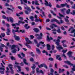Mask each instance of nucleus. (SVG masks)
<instances>
[{
    "label": "nucleus",
    "mask_w": 75,
    "mask_h": 75,
    "mask_svg": "<svg viewBox=\"0 0 75 75\" xmlns=\"http://www.w3.org/2000/svg\"><path fill=\"white\" fill-rule=\"evenodd\" d=\"M71 29H74V27H71L70 28H69V29L68 31H70Z\"/></svg>",
    "instance_id": "79ce46f5"
},
{
    "label": "nucleus",
    "mask_w": 75,
    "mask_h": 75,
    "mask_svg": "<svg viewBox=\"0 0 75 75\" xmlns=\"http://www.w3.org/2000/svg\"><path fill=\"white\" fill-rule=\"evenodd\" d=\"M66 10V9L65 8L62 9L61 10V12H62V13H64V11H65Z\"/></svg>",
    "instance_id": "ea45409f"
},
{
    "label": "nucleus",
    "mask_w": 75,
    "mask_h": 75,
    "mask_svg": "<svg viewBox=\"0 0 75 75\" xmlns=\"http://www.w3.org/2000/svg\"><path fill=\"white\" fill-rule=\"evenodd\" d=\"M27 44L26 43V44H25V45L27 47H28V48H30V49H31V47L29 45H28V44Z\"/></svg>",
    "instance_id": "bb28decb"
},
{
    "label": "nucleus",
    "mask_w": 75,
    "mask_h": 75,
    "mask_svg": "<svg viewBox=\"0 0 75 75\" xmlns=\"http://www.w3.org/2000/svg\"><path fill=\"white\" fill-rule=\"evenodd\" d=\"M54 48H55V47H54V45H52V50H54Z\"/></svg>",
    "instance_id": "338daca9"
},
{
    "label": "nucleus",
    "mask_w": 75,
    "mask_h": 75,
    "mask_svg": "<svg viewBox=\"0 0 75 75\" xmlns=\"http://www.w3.org/2000/svg\"><path fill=\"white\" fill-rule=\"evenodd\" d=\"M18 56L19 58H20L21 59H23V57L21 56V55H20V54H18Z\"/></svg>",
    "instance_id": "603ef678"
},
{
    "label": "nucleus",
    "mask_w": 75,
    "mask_h": 75,
    "mask_svg": "<svg viewBox=\"0 0 75 75\" xmlns=\"http://www.w3.org/2000/svg\"><path fill=\"white\" fill-rule=\"evenodd\" d=\"M36 71L37 73H40V74H42L43 75V74H44V72L42 71V70H40L39 71V69L38 68H36Z\"/></svg>",
    "instance_id": "6e6552de"
},
{
    "label": "nucleus",
    "mask_w": 75,
    "mask_h": 75,
    "mask_svg": "<svg viewBox=\"0 0 75 75\" xmlns=\"http://www.w3.org/2000/svg\"><path fill=\"white\" fill-rule=\"evenodd\" d=\"M58 46H59V47H57V49L59 50H63V47H62L61 45H59Z\"/></svg>",
    "instance_id": "6ab92c4d"
},
{
    "label": "nucleus",
    "mask_w": 75,
    "mask_h": 75,
    "mask_svg": "<svg viewBox=\"0 0 75 75\" xmlns=\"http://www.w3.org/2000/svg\"><path fill=\"white\" fill-rule=\"evenodd\" d=\"M64 62V63H66V64H68V65H71V66H73V64H71V62H69V61H65Z\"/></svg>",
    "instance_id": "dca6fc26"
},
{
    "label": "nucleus",
    "mask_w": 75,
    "mask_h": 75,
    "mask_svg": "<svg viewBox=\"0 0 75 75\" xmlns=\"http://www.w3.org/2000/svg\"><path fill=\"white\" fill-rule=\"evenodd\" d=\"M39 68H41V67H44L46 69H48V67H47V65H46L45 63H43L42 64H40V65H38Z\"/></svg>",
    "instance_id": "39448f33"
},
{
    "label": "nucleus",
    "mask_w": 75,
    "mask_h": 75,
    "mask_svg": "<svg viewBox=\"0 0 75 75\" xmlns=\"http://www.w3.org/2000/svg\"><path fill=\"white\" fill-rule=\"evenodd\" d=\"M6 33L7 35H10L11 33V28H8L7 29V32Z\"/></svg>",
    "instance_id": "0eeeda50"
},
{
    "label": "nucleus",
    "mask_w": 75,
    "mask_h": 75,
    "mask_svg": "<svg viewBox=\"0 0 75 75\" xmlns=\"http://www.w3.org/2000/svg\"><path fill=\"white\" fill-rule=\"evenodd\" d=\"M30 60L31 62H33V61H34V59L32 57H31L30 59Z\"/></svg>",
    "instance_id": "37998d69"
},
{
    "label": "nucleus",
    "mask_w": 75,
    "mask_h": 75,
    "mask_svg": "<svg viewBox=\"0 0 75 75\" xmlns=\"http://www.w3.org/2000/svg\"><path fill=\"white\" fill-rule=\"evenodd\" d=\"M66 6V7L67 8H69V5H68L67 4V3H65V4H61V7H65V6Z\"/></svg>",
    "instance_id": "1a4fd4ad"
},
{
    "label": "nucleus",
    "mask_w": 75,
    "mask_h": 75,
    "mask_svg": "<svg viewBox=\"0 0 75 75\" xmlns=\"http://www.w3.org/2000/svg\"><path fill=\"white\" fill-rule=\"evenodd\" d=\"M23 61L24 63L26 65H28V64L27 63V60L25 59H23Z\"/></svg>",
    "instance_id": "412c9836"
},
{
    "label": "nucleus",
    "mask_w": 75,
    "mask_h": 75,
    "mask_svg": "<svg viewBox=\"0 0 75 75\" xmlns=\"http://www.w3.org/2000/svg\"><path fill=\"white\" fill-rule=\"evenodd\" d=\"M7 9L8 10H11V11H12V13H13V9L9 8H7Z\"/></svg>",
    "instance_id": "8fccbe9b"
},
{
    "label": "nucleus",
    "mask_w": 75,
    "mask_h": 75,
    "mask_svg": "<svg viewBox=\"0 0 75 75\" xmlns=\"http://www.w3.org/2000/svg\"><path fill=\"white\" fill-rule=\"evenodd\" d=\"M75 33V29H73L72 30L70 33L71 34H72V33Z\"/></svg>",
    "instance_id": "a19ab883"
},
{
    "label": "nucleus",
    "mask_w": 75,
    "mask_h": 75,
    "mask_svg": "<svg viewBox=\"0 0 75 75\" xmlns=\"http://www.w3.org/2000/svg\"><path fill=\"white\" fill-rule=\"evenodd\" d=\"M21 32L22 33H25V30H20V31H18V30H15L14 29L12 30V32L13 34L14 35L13 37L15 38V40H16V41H19V40H20V37L18 36H16V32L18 33H20V32Z\"/></svg>",
    "instance_id": "f257e3e1"
},
{
    "label": "nucleus",
    "mask_w": 75,
    "mask_h": 75,
    "mask_svg": "<svg viewBox=\"0 0 75 75\" xmlns=\"http://www.w3.org/2000/svg\"><path fill=\"white\" fill-rule=\"evenodd\" d=\"M25 40H26V41L27 42H26V44H31L32 43V42H31V41L29 40L28 38H25Z\"/></svg>",
    "instance_id": "9d476101"
},
{
    "label": "nucleus",
    "mask_w": 75,
    "mask_h": 75,
    "mask_svg": "<svg viewBox=\"0 0 75 75\" xmlns=\"http://www.w3.org/2000/svg\"><path fill=\"white\" fill-rule=\"evenodd\" d=\"M33 30L35 33H38V32H39V30L38 29L36 28H34Z\"/></svg>",
    "instance_id": "f3484780"
},
{
    "label": "nucleus",
    "mask_w": 75,
    "mask_h": 75,
    "mask_svg": "<svg viewBox=\"0 0 75 75\" xmlns=\"http://www.w3.org/2000/svg\"><path fill=\"white\" fill-rule=\"evenodd\" d=\"M11 59L12 60H16V58L15 57H13V56H11Z\"/></svg>",
    "instance_id": "f704fd0d"
},
{
    "label": "nucleus",
    "mask_w": 75,
    "mask_h": 75,
    "mask_svg": "<svg viewBox=\"0 0 75 75\" xmlns=\"http://www.w3.org/2000/svg\"><path fill=\"white\" fill-rule=\"evenodd\" d=\"M45 3H44V4L45 6H49L50 7H52V5L51 4L50 2H49L48 4V2L47 1V0H45Z\"/></svg>",
    "instance_id": "20e7f679"
},
{
    "label": "nucleus",
    "mask_w": 75,
    "mask_h": 75,
    "mask_svg": "<svg viewBox=\"0 0 75 75\" xmlns=\"http://www.w3.org/2000/svg\"><path fill=\"white\" fill-rule=\"evenodd\" d=\"M48 60L50 61H54V58L52 57H50L49 58Z\"/></svg>",
    "instance_id": "cd10ccee"
},
{
    "label": "nucleus",
    "mask_w": 75,
    "mask_h": 75,
    "mask_svg": "<svg viewBox=\"0 0 75 75\" xmlns=\"http://www.w3.org/2000/svg\"><path fill=\"white\" fill-rule=\"evenodd\" d=\"M1 30H2V31H4L6 30L4 28H3V27H1Z\"/></svg>",
    "instance_id": "a18cd8bd"
},
{
    "label": "nucleus",
    "mask_w": 75,
    "mask_h": 75,
    "mask_svg": "<svg viewBox=\"0 0 75 75\" xmlns=\"http://www.w3.org/2000/svg\"><path fill=\"white\" fill-rule=\"evenodd\" d=\"M70 11H71V10H70V9H68V10H67L66 11V13L67 14H69L70 13Z\"/></svg>",
    "instance_id": "393cba45"
},
{
    "label": "nucleus",
    "mask_w": 75,
    "mask_h": 75,
    "mask_svg": "<svg viewBox=\"0 0 75 75\" xmlns=\"http://www.w3.org/2000/svg\"><path fill=\"white\" fill-rule=\"evenodd\" d=\"M63 67H64V68H68V67L67 66V65H63Z\"/></svg>",
    "instance_id": "c03bdc74"
},
{
    "label": "nucleus",
    "mask_w": 75,
    "mask_h": 75,
    "mask_svg": "<svg viewBox=\"0 0 75 75\" xmlns=\"http://www.w3.org/2000/svg\"><path fill=\"white\" fill-rule=\"evenodd\" d=\"M57 40L56 39H54L53 40L54 42H56V43L57 46L59 45V42H60V40L59 39H57Z\"/></svg>",
    "instance_id": "423d86ee"
},
{
    "label": "nucleus",
    "mask_w": 75,
    "mask_h": 75,
    "mask_svg": "<svg viewBox=\"0 0 75 75\" xmlns=\"http://www.w3.org/2000/svg\"><path fill=\"white\" fill-rule=\"evenodd\" d=\"M56 59H58L59 61H62V59L61 57H60V55H57L56 56Z\"/></svg>",
    "instance_id": "9b49d317"
},
{
    "label": "nucleus",
    "mask_w": 75,
    "mask_h": 75,
    "mask_svg": "<svg viewBox=\"0 0 75 75\" xmlns=\"http://www.w3.org/2000/svg\"><path fill=\"white\" fill-rule=\"evenodd\" d=\"M59 74H61L62 72V70H61V69L59 68Z\"/></svg>",
    "instance_id": "6e6d98bb"
},
{
    "label": "nucleus",
    "mask_w": 75,
    "mask_h": 75,
    "mask_svg": "<svg viewBox=\"0 0 75 75\" xmlns=\"http://www.w3.org/2000/svg\"><path fill=\"white\" fill-rule=\"evenodd\" d=\"M17 49H16L15 48L14 49H13V50L12 51V52L13 53H16V52H17Z\"/></svg>",
    "instance_id": "c756f323"
},
{
    "label": "nucleus",
    "mask_w": 75,
    "mask_h": 75,
    "mask_svg": "<svg viewBox=\"0 0 75 75\" xmlns=\"http://www.w3.org/2000/svg\"><path fill=\"white\" fill-rule=\"evenodd\" d=\"M50 11L51 12V13H52V14H53L54 16H57V15L56 14L54 13V11H53L51 10Z\"/></svg>",
    "instance_id": "72a5a7b5"
},
{
    "label": "nucleus",
    "mask_w": 75,
    "mask_h": 75,
    "mask_svg": "<svg viewBox=\"0 0 75 75\" xmlns=\"http://www.w3.org/2000/svg\"><path fill=\"white\" fill-rule=\"evenodd\" d=\"M18 45H13L12 46L11 49L12 50H13L15 49V48H17V46Z\"/></svg>",
    "instance_id": "aec40b11"
},
{
    "label": "nucleus",
    "mask_w": 75,
    "mask_h": 75,
    "mask_svg": "<svg viewBox=\"0 0 75 75\" xmlns=\"http://www.w3.org/2000/svg\"><path fill=\"white\" fill-rule=\"evenodd\" d=\"M70 14L72 15H75V11L73 10L72 11V12L70 13Z\"/></svg>",
    "instance_id": "7c9ffc66"
},
{
    "label": "nucleus",
    "mask_w": 75,
    "mask_h": 75,
    "mask_svg": "<svg viewBox=\"0 0 75 75\" xmlns=\"http://www.w3.org/2000/svg\"><path fill=\"white\" fill-rule=\"evenodd\" d=\"M34 41L35 42V44H38V42H37V40L36 39H35L34 40Z\"/></svg>",
    "instance_id": "0e129e2a"
},
{
    "label": "nucleus",
    "mask_w": 75,
    "mask_h": 75,
    "mask_svg": "<svg viewBox=\"0 0 75 75\" xmlns=\"http://www.w3.org/2000/svg\"><path fill=\"white\" fill-rule=\"evenodd\" d=\"M35 4L36 5H38V6H39L40 4H39L38 3V1H35Z\"/></svg>",
    "instance_id": "473e14b6"
},
{
    "label": "nucleus",
    "mask_w": 75,
    "mask_h": 75,
    "mask_svg": "<svg viewBox=\"0 0 75 75\" xmlns=\"http://www.w3.org/2000/svg\"><path fill=\"white\" fill-rule=\"evenodd\" d=\"M5 6H6V7H8L9 6V5L8 4L6 3H5Z\"/></svg>",
    "instance_id": "bf43d9fd"
},
{
    "label": "nucleus",
    "mask_w": 75,
    "mask_h": 75,
    "mask_svg": "<svg viewBox=\"0 0 75 75\" xmlns=\"http://www.w3.org/2000/svg\"><path fill=\"white\" fill-rule=\"evenodd\" d=\"M57 31L58 33H61V30L59 29H58L57 30Z\"/></svg>",
    "instance_id": "58836bf2"
},
{
    "label": "nucleus",
    "mask_w": 75,
    "mask_h": 75,
    "mask_svg": "<svg viewBox=\"0 0 75 75\" xmlns=\"http://www.w3.org/2000/svg\"><path fill=\"white\" fill-rule=\"evenodd\" d=\"M40 35H39L38 37V40H41L42 39V33H40Z\"/></svg>",
    "instance_id": "a211bd4d"
},
{
    "label": "nucleus",
    "mask_w": 75,
    "mask_h": 75,
    "mask_svg": "<svg viewBox=\"0 0 75 75\" xmlns=\"http://www.w3.org/2000/svg\"><path fill=\"white\" fill-rule=\"evenodd\" d=\"M36 51H37L38 52V54H41V51H40V49H39L36 48Z\"/></svg>",
    "instance_id": "4be33fe9"
},
{
    "label": "nucleus",
    "mask_w": 75,
    "mask_h": 75,
    "mask_svg": "<svg viewBox=\"0 0 75 75\" xmlns=\"http://www.w3.org/2000/svg\"><path fill=\"white\" fill-rule=\"evenodd\" d=\"M62 57H64V58L66 59L67 58V57H66V56L65 54L63 53L62 55Z\"/></svg>",
    "instance_id": "052dcab7"
},
{
    "label": "nucleus",
    "mask_w": 75,
    "mask_h": 75,
    "mask_svg": "<svg viewBox=\"0 0 75 75\" xmlns=\"http://www.w3.org/2000/svg\"><path fill=\"white\" fill-rule=\"evenodd\" d=\"M72 52L70 51L68 52L67 54L69 55V58L72 57Z\"/></svg>",
    "instance_id": "ddd939ff"
},
{
    "label": "nucleus",
    "mask_w": 75,
    "mask_h": 75,
    "mask_svg": "<svg viewBox=\"0 0 75 75\" xmlns=\"http://www.w3.org/2000/svg\"><path fill=\"white\" fill-rule=\"evenodd\" d=\"M0 70H3V71H5V70H6V69L4 68V67L3 68L2 67H1L0 68Z\"/></svg>",
    "instance_id": "4c0bfd02"
},
{
    "label": "nucleus",
    "mask_w": 75,
    "mask_h": 75,
    "mask_svg": "<svg viewBox=\"0 0 75 75\" xmlns=\"http://www.w3.org/2000/svg\"><path fill=\"white\" fill-rule=\"evenodd\" d=\"M64 19L66 22H69V21L68 19H66V18H64Z\"/></svg>",
    "instance_id": "3c124183"
},
{
    "label": "nucleus",
    "mask_w": 75,
    "mask_h": 75,
    "mask_svg": "<svg viewBox=\"0 0 75 75\" xmlns=\"http://www.w3.org/2000/svg\"><path fill=\"white\" fill-rule=\"evenodd\" d=\"M62 45L64 47H67V46L66 45V44H65L64 43H63Z\"/></svg>",
    "instance_id": "49530a36"
},
{
    "label": "nucleus",
    "mask_w": 75,
    "mask_h": 75,
    "mask_svg": "<svg viewBox=\"0 0 75 75\" xmlns=\"http://www.w3.org/2000/svg\"><path fill=\"white\" fill-rule=\"evenodd\" d=\"M18 23L19 24H24L25 23V22H23L22 21H18Z\"/></svg>",
    "instance_id": "a878e982"
},
{
    "label": "nucleus",
    "mask_w": 75,
    "mask_h": 75,
    "mask_svg": "<svg viewBox=\"0 0 75 75\" xmlns=\"http://www.w3.org/2000/svg\"><path fill=\"white\" fill-rule=\"evenodd\" d=\"M17 67L18 68L19 71H21V67L19 66H17Z\"/></svg>",
    "instance_id": "2f4dec72"
},
{
    "label": "nucleus",
    "mask_w": 75,
    "mask_h": 75,
    "mask_svg": "<svg viewBox=\"0 0 75 75\" xmlns=\"http://www.w3.org/2000/svg\"><path fill=\"white\" fill-rule=\"evenodd\" d=\"M50 19H48V18L46 20V23L50 22Z\"/></svg>",
    "instance_id": "5fc2aeb1"
},
{
    "label": "nucleus",
    "mask_w": 75,
    "mask_h": 75,
    "mask_svg": "<svg viewBox=\"0 0 75 75\" xmlns=\"http://www.w3.org/2000/svg\"><path fill=\"white\" fill-rule=\"evenodd\" d=\"M1 35L2 36V37H4L5 36V34L4 33H1Z\"/></svg>",
    "instance_id": "69168bd1"
},
{
    "label": "nucleus",
    "mask_w": 75,
    "mask_h": 75,
    "mask_svg": "<svg viewBox=\"0 0 75 75\" xmlns=\"http://www.w3.org/2000/svg\"><path fill=\"white\" fill-rule=\"evenodd\" d=\"M48 17L50 18H51L52 16H51V15L50 13H49Z\"/></svg>",
    "instance_id": "4d7b16f0"
},
{
    "label": "nucleus",
    "mask_w": 75,
    "mask_h": 75,
    "mask_svg": "<svg viewBox=\"0 0 75 75\" xmlns=\"http://www.w3.org/2000/svg\"><path fill=\"white\" fill-rule=\"evenodd\" d=\"M67 50H63L62 51V52L64 54V53H65L67 52Z\"/></svg>",
    "instance_id": "09e8293b"
},
{
    "label": "nucleus",
    "mask_w": 75,
    "mask_h": 75,
    "mask_svg": "<svg viewBox=\"0 0 75 75\" xmlns=\"http://www.w3.org/2000/svg\"><path fill=\"white\" fill-rule=\"evenodd\" d=\"M21 54L22 55V57H25V54H24V53H21Z\"/></svg>",
    "instance_id": "864d4df0"
},
{
    "label": "nucleus",
    "mask_w": 75,
    "mask_h": 75,
    "mask_svg": "<svg viewBox=\"0 0 75 75\" xmlns=\"http://www.w3.org/2000/svg\"><path fill=\"white\" fill-rule=\"evenodd\" d=\"M20 0L21 1V4H24V5H25V6L26 7H27V5L23 3V0Z\"/></svg>",
    "instance_id": "c85d7f7f"
},
{
    "label": "nucleus",
    "mask_w": 75,
    "mask_h": 75,
    "mask_svg": "<svg viewBox=\"0 0 75 75\" xmlns=\"http://www.w3.org/2000/svg\"><path fill=\"white\" fill-rule=\"evenodd\" d=\"M47 40L48 42L50 41V40H53V38L51 37H50V38L49 37V36L48 35L47 36Z\"/></svg>",
    "instance_id": "2eb2a0df"
},
{
    "label": "nucleus",
    "mask_w": 75,
    "mask_h": 75,
    "mask_svg": "<svg viewBox=\"0 0 75 75\" xmlns=\"http://www.w3.org/2000/svg\"><path fill=\"white\" fill-rule=\"evenodd\" d=\"M59 14L60 17H64V16L62 14H61L60 13H59Z\"/></svg>",
    "instance_id": "de8ad7c7"
},
{
    "label": "nucleus",
    "mask_w": 75,
    "mask_h": 75,
    "mask_svg": "<svg viewBox=\"0 0 75 75\" xmlns=\"http://www.w3.org/2000/svg\"><path fill=\"white\" fill-rule=\"evenodd\" d=\"M61 28L62 30H63V31H65V28H64V27H63V26H62L61 27Z\"/></svg>",
    "instance_id": "e2e57ef3"
},
{
    "label": "nucleus",
    "mask_w": 75,
    "mask_h": 75,
    "mask_svg": "<svg viewBox=\"0 0 75 75\" xmlns=\"http://www.w3.org/2000/svg\"><path fill=\"white\" fill-rule=\"evenodd\" d=\"M30 37L31 39H33V38H34V36L33 35H30Z\"/></svg>",
    "instance_id": "c9c22d12"
},
{
    "label": "nucleus",
    "mask_w": 75,
    "mask_h": 75,
    "mask_svg": "<svg viewBox=\"0 0 75 75\" xmlns=\"http://www.w3.org/2000/svg\"><path fill=\"white\" fill-rule=\"evenodd\" d=\"M57 17L59 18V19H60L61 20H60V22H59L58 20L56 19V18H53L51 20V22L52 23H53V22H56L58 24L60 25L61 24H62L63 23V21L62 20V18L61 17H59L58 16H57Z\"/></svg>",
    "instance_id": "f03ea898"
},
{
    "label": "nucleus",
    "mask_w": 75,
    "mask_h": 75,
    "mask_svg": "<svg viewBox=\"0 0 75 75\" xmlns=\"http://www.w3.org/2000/svg\"><path fill=\"white\" fill-rule=\"evenodd\" d=\"M30 19L32 21H34V17L33 16H31L30 17Z\"/></svg>",
    "instance_id": "e433bc0d"
},
{
    "label": "nucleus",
    "mask_w": 75,
    "mask_h": 75,
    "mask_svg": "<svg viewBox=\"0 0 75 75\" xmlns=\"http://www.w3.org/2000/svg\"><path fill=\"white\" fill-rule=\"evenodd\" d=\"M12 68H13L12 67H10V69L11 71V74H13L14 73V70H13V69H12Z\"/></svg>",
    "instance_id": "b1692460"
},
{
    "label": "nucleus",
    "mask_w": 75,
    "mask_h": 75,
    "mask_svg": "<svg viewBox=\"0 0 75 75\" xmlns=\"http://www.w3.org/2000/svg\"><path fill=\"white\" fill-rule=\"evenodd\" d=\"M56 7H57V8H61V7L59 6V5L57 4L56 5Z\"/></svg>",
    "instance_id": "680f3d73"
},
{
    "label": "nucleus",
    "mask_w": 75,
    "mask_h": 75,
    "mask_svg": "<svg viewBox=\"0 0 75 75\" xmlns=\"http://www.w3.org/2000/svg\"><path fill=\"white\" fill-rule=\"evenodd\" d=\"M16 48L18 49L17 51L18 52L20 50V48H19V47H18V46H16Z\"/></svg>",
    "instance_id": "13d9d810"
},
{
    "label": "nucleus",
    "mask_w": 75,
    "mask_h": 75,
    "mask_svg": "<svg viewBox=\"0 0 75 75\" xmlns=\"http://www.w3.org/2000/svg\"><path fill=\"white\" fill-rule=\"evenodd\" d=\"M46 45L47 50H48L49 51L50 50H51V45H49V44H47Z\"/></svg>",
    "instance_id": "4468645a"
},
{
    "label": "nucleus",
    "mask_w": 75,
    "mask_h": 75,
    "mask_svg": "<svg viewBox=\"0 0 75 75\" xmlns=\"http://www.w3.org/2000/svg\"><path fill=\"white\" fill-rule=\"evenodd\" d=\"M2 18H3L4 19H6L7 21L8 22H10L11 23H13V22H14V19L12 17H6V16L5 15H3L2 16Z\"/></svg>",
    "instance_id": "7ed1b4c3"
},
{
    "label": "nucleus",
    "mask_w": 75,
    "mask_h": 75,
    "mask_svg": "<svg viewBox=\"0 0 75 75\" xmlns=\"http://www.w3.org/2000/svg\"><path fill=\"white\" fill-rule=\"evenodd\" d=\"M25 69H26V71H29V68L28 67H25Z\"/></svg>",
    "instance_id": "774afa93"
},
{
    "label": "nucleus",
    "mask_w": 75,
    "mask_h": 75,
    "mask_svg": "<svg viewBox=\"0 0 75 75\" xmlns=\"http://www.w3.org/2000/svg\"><path fill=\"white\" fill-rule=\"evenodd\" d=\"M33 66L31 67V68H32V69H35V68H36V66H35V64H33Z\"/></svg>",
    "instance_id": "5701e85b"
},
{
    "label": "nucleus",
    "mask_w": 75,
    "mask_h": 75,
    "mask_svg": "<svg viewBox=\"0 0 75 75\" xmlns=\"http://www.w3.org/2000/svg\"><path fill=\"white\" fill-rule=\"evenodd\" d=\"M24 8L26 10H27V11H32L31 9H30V8L29 6H24Z\"/></svg>",
    "instance_id": "f8f14e48"
}]
</instances>
